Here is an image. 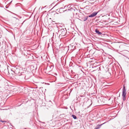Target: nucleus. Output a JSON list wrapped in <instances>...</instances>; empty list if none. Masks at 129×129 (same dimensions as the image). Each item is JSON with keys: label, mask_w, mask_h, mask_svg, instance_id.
<instances>
[{"label": "nucleus", "mask_w": 129, "mask_h": 129, "mask_svg": "<svg viewBox=\"0 0 129 129\" xmlns=\"http://www.w3.org/2000/svg\"><path fill=\"white\" fill-rule=\"evenodd\" d=\"M18 67L17 65H10V66L7 65V68L8 70L9 68L14 73L18 76H22L21 78H24L25 79H27L28 78L26 77V76H25V74H24L23 72L20 73V71L19 69L18 68Z\"/></svg>", "instance_id": "1"}, {"label": "nucleus", "mask_w": 129, "mask_h": 129, "mask_svg": "<svg viewBox=\"0 0 129 129\" xmlns=\"http://www.w3.org/2000/svg\"><path fill=\"white\" fill-rule=\"evenodd\" d=\"M58 33L60 34V35L61 36H65L67 33V30L65 28H58Z\"/></svg>", "instance_id": "2"}, {"label": "nucleus", "mask_w": 129, "mask_h": 129, "mask_svg": "<svg viewBox=\"0 0 129 129\" xmlns=\"http://www.w3.org/2000/svg\"><path fill=\"white\" fill-rule=\"evenodd\" d=\"M126 90L125 89V86H123V88L122 92V99L123 101H124L125 100Z\"/></svg>", "instance_id": "3"}, {"label": "nucleus", "mask_w": 129, "mask_h": 129, "mask_svg": "<svg viewBox=\"0 0 129 129\" xmlns=\"http://www.w3.org/2000/svg\"><path fill=\"white\" fill-rule=\"evenodd\" d=\"M98 12H94L88 16V17H92L95 16L97 14Z\"/></svg>", "instance_id": "4"}, {"label": "nucleus", "mask_w": 129, "mask_h": 129, "mask_svg": "<svg viewBox=\"0 0 129 129\" xmlns=\"http://www.w3.org/2000/svg\"><path fill=\"white\" fill-rule=\"evenodd\" d=\"M35 66L34 65H31L30 66V68L32 69V70H34V69L36 70L37 69V67L36 65H35Z\"/></svg>", "instance_id": "5"}, {"label": "nucleus", "mask_w": 129, "mask_h": 129, "mask_svg": "<svg viewBox=\"0 0 129 129\" xmlns=\"http://www.w3.org/2000/svg\"><path fill=\"white\" fill-rule=\"evenodd\" d=\"M95 33L97 34L98 35H101L102 34V33L101 32H100L97 29H96L95 30Z\"/></svg>", "instance_id": "6"}, {"label": "nucleus", "mask_w": 129, "mask_h": 129, "mask_svg": "<svg viewBox=\"0 0 129 129\" xmlns=\"http://www.w3.org/2000/svg\"><path fill=\"white\" fill-rule=\"evenodd\" d=\"M92 68H95V70H96L97 69H98V68L99 69H100V67H99V66L100 65H98L96 66H93H93H94V65H92Z\"/></svg>", "instance_id": "7"}, {"label": "nucleus", "mask_w": 129, "mask_h": 129, "mask_svg": "<svg viewBox=\"0 0 129 129\" xmlns=\"http://www.w3.org/2000/svg\"><path fill=\"white\" fill-rule=\"evenodd\" d=\"M105 123H103V124H101L100 125H97L96 127L95 128V129H98L100 127H101V126L103 124H104Z\"/></svg>", "instance_id": "8"}, {"label": "nucleus", "mask_w": 129, "mask_h": 129, "mask_svg": "<svg viewBox=\"0 0 129 129\" xmlns=\"http://www.w3.org/2000/svg\"><path fill=\"white\" fill-rule=\"evenodd\" d=\"M88 17V16H85L84 19H83V21H85L87 20Z\"/></svg>", "instance_id": "9"}, {"label": "nucleus", "mask_w": 129, "mask_h": 129, "mask_svg": "<svg viewBox=\"0 0 129 129\" xmlns=\"http://www.w3.org/2000/svg\"><path fill=\"white\" fill-rule=\"evenodd\" d=\"M125 61L126 62H127V63L126 64H129V59L128 58H127L125 59Z\"/></svg>", "instance_id": "10"}, {"label": "nucleus", "mask_w": 129, "mask_h": 129, "mask_svg": "<svg viewBox=\"0 0 129 129\" xmlns=\"http://www.w3.org/2000/svg\"><path fill=\"white\" fill-rule=\"evenodd\" d=\"M54 67L53 65H48L47 66V68H51V67L52 68H53Z\"/></svg>", "instance_id": "11"}, {"label": "nucleus", "mask_w": 129, "mask_h": 129, "mask_svg": "<svg viewBox=\"0 0 129 129\" xmlns=\"http://www.w3.org/2000/svg\"><path fill=\"white\" fill-rule=\"evenodd\" d=\"M72 116L74 119H77V117L76 115H72Z\"/></svg>", "instance_id": "12"}, {"label": "nucleus", "mask_w": 129, "mask_h": 129, "mask_svg": "<svg viewBox=\"0 0 129 129\" xmlns=\"http://www.w3.org/2000/svg\"><path fill=\"white\" fill-rule=\"evenodd\" d=\"M35 61H36V60H33L31 62L32 64H34V63H35Z\"/></svg>", "instance_id": "13"}, {"label": "nucleus", "mask_w": 129, "mask_h": 129, "mask_svg": "<svg viewBox=\"0 0 129 129\" xmlns=\"http://www.w3.org/2000/svg\"><path fill=\"white\" fill-rule=\"evenodd\" d=\"M0 121L2 122H6L7 121H4L2 120H0Z\"/></svg>", "instance_id": "14"}, {"label": "nucleus", "mask_w": 129, "mask_h": 129, "mask_svg": "<svg viewBox=\"0 0 129 129\" xmlns=\"http://www.w3.org/2000/svg\"><path fill=\"white\" fill-rule=\"evenodd\" d=\"M8 8V7H7V6H6V8Z\"/></svg>", "instance_id": "15"}, {"label": "nucleus", "mask_w": 129, "mask_h": 129, "mask_svg": "<svg viewBox=\"0 0 129 129\" xmlns=\"http://www.w3.org/2000/svg\"><path fill=\"white\" fill-rule=\"evenodd\" d=\"M55 75H57V74L56 73H55Z\"/></svg>", "instance_id": "16"}, {"label": "nucleus", "mask_w": 129, "mask_h": 129, "mask_svg": "<svg viewBox=\"0 0 129 129\" xmlns=\"http://www.w3.org/2000/svg\"><path fill=\"white\" fill-rule=\"evenodd\" d=\"M12 2V1H11V2H10V3H11Z\"/></svg>", "instance_id": "17"}, {"label": "nucleus", "mask_w": 129, "mask_h": 129, "mask_svg": "<svg viewBox=\"0 0 129 129\" xmlns=\"http://www.w3.org/2000/svg\"><path fill=\"white\" fill-rule=\"evenodd\" d=\"M109 73L110 74V75H111V74H110V73Z\"/></svg>", "instance_id": "18"}, {"label": "nucleus", "mask_w": 129, "mask_h": 129, "mask_svg": "<svg viewBox=\"0 0 129 129\" xmlns=\"http://www.w3.org/2000/svg\"><path fill=\"white\" fill-rule=\"evenodd\" d=\"M28 61H31L30 60H28Z\"/></svg>", "instance_id": "19"}]
</instances>
